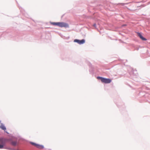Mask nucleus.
Masks as SVG:
<instances>
[{"label":"nucleus","mask_w":150,"mask_h":150,"mask_svg":"<svg viewBox=\"0 0 150 150\" xmlns=\"http://www.w3.org/2000/svg\"><path fill=\"white\" fill-rule=\"evenodd\" d=\"M97 79H100L102 82L106 83H110L111 81V80L109 79H106L100 77H98Z\"/></svg>","instance_id":"1"},{"label":"nucleus","mask_w":150,"mask_h":150,"mask_svg":"<svg viewBox=\"0 0 150 150\" xmlns=\"http://www.w3.org/2000/svg\"><path fill=\"white\" fill-rule=\"evenodd\" d=\"M10 141V139L8 138H1L0 139V143L3 145V146L5 145L6 143L9 142Z\"/></svg>","instance_id":"2"},{"label":"nucleus","mask_w":150,"mask_h":150,"mask_svg":"<svg viewBox=\"0 0 150 150\" xmlns=\"http://www.w3.org/2000/svg\"><path fill=\"white\" fill-rule=\"evenodd\" d=\"M30 143L32 145L34 146H35L39 149H43L44 148L43 146L42 145H40L32 142H30Z\"/></svg>","instance_id":"3"},{"label":"nucleus","mask_w":150,"mask_h":150,"mask_svg":"<svg viewBox=\"0 0 150 150\" xmlns=\"http://www.w3.org/2000/svg\"><path fill=\"white\" fill-rule=\"evenodd\" d=\"M58 26L61 27H68V24L64 22H58Z\"/></svg>","instance_id":"4"},{"label":"nucleus","mask_w":150,"mask_h":150,"mask_svg":"<svg viewBox=\"0 0 150 150\" xmlns=\"http://www.w3.org/2000/svg\"><path fill=\"white\" fill-rule=\"evenodd\" d=\"M74 42H77L79 44H82L85 42V40L84 39H82L81 40L78 39H75L74 40Z\"/></svg>","instance_id":"5"},{"label":"nucleus","mask_w":150,"mask_h":150,"mask_svg":"<svg viewBox=\"0 0 150 150\" xmlns=\"http://www.w3.org/2000/svg\"><path fill=\"white\" fill-rule=\"evenodd\" d=\"M138 35L140 37V38L143 40L145 41L146 40V39L144 38L142 35H141V33H137Z\"/></svg>","instance_id":"6"},{"label":"nucleus","mask_w":150,"mask_h":150,"mask_svg":"<svg viewBox=\"0 0 150 150\" xmlns=\"http://www.w3.org/2000/svg\"><path fill=\"white\" fill-rule=\"evenodd\" d=\"M0 127L2 129L4 130V131L6 129V128L4 125L2 123H1L0 124Z\"/></svg>","instance_id":"7"},{"label":"nucleus","mask_w":150,"mask_h":150,"mask_svg":"<svg viewBox=\"0 0 150 150\" xmlns=\"http://www.w3.org/2000/svg\"><path fill=\"white\" fill-rule=\"evenodd\" d=\"M11 144L13 146H15L17 145V142L16 141H12L11 142Z\"/></svg>","instance_id":"8"},{"label":"nucleus","mask_w":150,"mask_h":150,"mask_svg":"<svg viewBox=\"0 0 150 150\" xmlns=\"http://www.w3.org/2000/svg\"><path fill=\"white\" fill-rule=\"evenodd\" d=\"M51 24L54 25H58V22H57V23L51 22Z\"/></svg>","instance_id":"9"},{"label":"nucleus","mask_w":150,"mask_h":150,"mask_svg":"<svg viewBox=\"0 0 150 150\" xmlns=\"http://www.w3.org/2000/svg\"><path fill=\"white\" fill-rule=\"evenodd\" d=\"M4 148L3 145L1 144H0V149H2Z\"/></svg>","instance_id":"10"},{"label":"nucleus","mask_w":150,"mask_h":150,"mask_svg":"<svg viewBox=\"0 0 150 150\" xmlns=\"http://www.w3.org/2000/svg\"><path fill=\"white\" fill-rule=\"evenodd\" d=\"M96 24H94L93 25V26H94V27H95V26H96Z\"/></svg>","instance_id":"11"}]
</instances>
